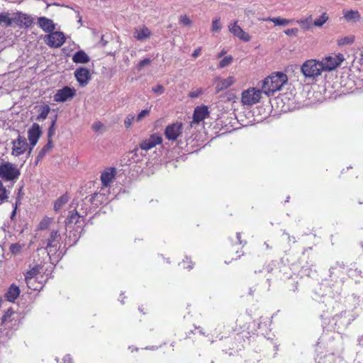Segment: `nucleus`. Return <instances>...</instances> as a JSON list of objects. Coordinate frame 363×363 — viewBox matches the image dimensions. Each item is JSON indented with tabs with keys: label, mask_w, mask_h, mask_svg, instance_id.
I'll use <instances>...</instances> for the list:
<instances>
[{
	"label": "nucleus",
	"mask_w": 363,
	"mask_h": 363,
	"mask_svg": "<svg viewBox=\"0 0 363 363\" xmlns=\"http://www.w3.org/2000/svg\"><path fill=\"white\" fill-rule=\"evenodd\" d=\"M288 81L286 74L283 72H277L265 78L262 82V89L267 96L274 94L279 91Z\"/></svg>",
	"instance_id": "1"
},
{
	"label": "nucleus",
	"mask_w": 363,
	"mask_h": 363,
	"mask_svg": "<svg viewBox=\"0 0 363 363\" xmlns=\"http://www.w3.org/2000/svg\"><path fill=\"white\" fill-rule=\"evenodd\" d=\"M301 72L306 79L313 80L324 71L319 60L311 59L303 63Z\"/></svg>",
	"instance_id": "2"
},
{
	"label": "nucleus",
	"mask_w": 363,
	"mask_h": 363,
	"mask_svg": "<svg viewBox=\"0 0 363 363\" xmlns=\"http://www.w3.org/2000/svg\"><path fill=\"white\" fill-rule=\"evenodd\" d=\"M60 234L57 230H52L50 237L44 240H42V247L48 251V255L50 256L60 247Z\"/></svg>",
	"instance_id": "3"
},
{
	"label": "nucleus",
	"mask_w": 363,
	"mask_h": 363,
	"mask_svg": "<svg viewBox=\"0 0 363 363\" xmlns=\"http://www.w3.org/2000/svg\"><path fill=\"white\" fill-rule=\"evenodd\" d=\"M20 171L12 163L6 162L0 164V177L5 181H14L18 179Z\"/></svg>",
	"instance_id": "4"
},
{
	"label": "nucleus",
	"mask_w": 363,
	"mask_h": 363,
	"mask_svg": "<svg viewBox=\"0 0 363 363\" xmlns=\"http://www.w3.org/2000/svg\"><path fill=\"white\" fill-rule=\"evenodd\" d=\"M262 89H257L256 88H249L242 93L241 102L244 106H252L258 103L261 99Z\"/></svg>",
	"instance_id": "5"
},
{
	"label": "nucleus",
	"mask_w": 363,
	"mask_h": 363,
	"mask_svg": "<svg viewBox=\"0 0 363 363\" xmlns=\"http://www.w3.org/2000/svg\"><path fill=\"white\" fill-rule=\"evenodd\" d=\"M44 41L50 48H60L65 42V36L62 32L54 30L45 36Z\"/></svg>",
	"instance_id": "6"
},
{
	"label": "nucleus",
	"mask_w": 363,
	"mask_h": 363,
	"mask_svg": "<svg viewBox=\"0 0 363 363\" xmlns=\"http://www.w3.org/2000/svg\"><path fill=\"white\" fill-rule=\"evenodd\" d=\"M342 55H330L323 58L320 63L322 65L324 72H330L335 69L343 61Z\"/></svg>",
	"instance_id": "7"
},
{
	"label": "nucleus",
	"mask_w": 363,
	"mask_h": 363,
	"mask_svg": "<svg viewBox=\"0 0 363 363\" xmlns=\"http://www.w3.org/2000/svg\"><path fill=\"white\" fill-rule=\"evenodd\" d=\"M183 125L182 123H172L167 125L164 130V135L169 140L175 141L182 133Z\"/></svg>",
	"instance_id": "8"
},
{
	"label": "nucleus",
	"mask_w": 363,
	"mask_h": 363,
	"mask_svg": "<svg viewBox=\"0 0 363 363\" xmlns=\"http://www.w3.org/2000/svg\"><path fill=\"white\" fill-rule=\"evenodd\" d=\"M76 94V89L69 86H64L62 89L57 91L54 95V100L56 102H65L72 99Z\"/></svg>",
	"instance_id": "9"
},
{
	"label": "nucleus",
	"mask_w": 363,
	"mask_h": 363,
	"mask_svg": "<svg viewBox=\"0 0 363 363\" xmlns=\"http://www.w3.org/2000/svg\"><path fill=\"white\" fill-rule=\"evenodd\" d=\"M13 23H16L20 28H28L33 23V18L28 14L21 11L13 13Z\"/></svg>",
	"instance_id": "10"
},
{
	"label": "nucleus",
	"mask_w": 363,
	"mask_h": 363,
	"mask_svg": "<svg viewBox=\"0 0 363 363\" xmlns=\"http://www.w3.org/2000/svg\"><path fill=\"white\" fill-rule=\"evenodd\" d=\"M228 30L234 36L244 42H249L250 40V35L238 25V21H236L229 23Z\"/></svg>",
	"instance_id": "11"
},
{
	"label": "nucleus",
	"mask_w": 363,
	"mask_h": 363,
	"mask_svg": "<svg viewBox=\"0 0 363 363\" xmlns=\"http://www.w3.org/2000/svg\"><path fill=\"white\" fill-rule=\"evenodd\" d=\"M12 155L18 157L23 154L28 148V143L26 139L21 135H18L16 140L12 142Z\"/></svg>",
	"instance_id": "12"
},
{
	"label": "nucleus",
	"mask_w": 363,
	"mask_h": 363,
	"mask_svg": "<svg viewBox=\"0 0 363 363\" xmlns=\"http://www.w3.org/2000/svg\"><path fill=\"white\" fill-rule=\"evenodd\" d=\"M41 129L38 123H33L32 126L29 128L28 131V137L30 142V145L31 147L29 149L28 153L30 154L32 151V149L37 144L40 135H41Z\"/></svg>",
	"instance_id": "13"
},
{
	"label": "nucleus",
	"mask_w": 363,
	"mask_h": 363,
	"mask_svg": "<svg viewBox=\"0 0 363 363\" xmlns=\"http://www.w3.org/2000/svg\"><path fill=\"white\" fill-rule=\"evenodd\" d=\"M235 82L236 79L233 76H229L225 79L220 77L216 78L214 81L216 93H219L220 91L228 89L235 84Z\"/></svg>",
	"instance_id": "14"
},
{
	"label": "nucleus",
	"mask_w": 363,
	"mask_h": 363,
	"mask_svg": "<svg viewBox=\"0 0 363 363\" xmlns=\"http://www.w3.org/2000/svg\"><path fill=\"white\" fill-rule=\"evenodd\" d=\"M162 138L159 134H152L148 138L141 142L140 147L142 150H148L161 144Z\"/></svg>",
	"instance_id": "15"
},
{
	"label": "nucleus",
	"mask_w": 363,
	"mask_h": 363,
	"mask_svg": "<svg viewBox=\"0 0 363 363\" xmlns=\"http://www.w3.org/2000/svg\"><path fill=\"white\" fill-rule=\"evenodd\" d=\"M74 76L82 86H86L91 79L89 70L85 67H79L74 72Z\"/></svg>",
	"instance_id": "16"
},
{
	"label": "nucleus",
	"mask_w": 363,
	"mask_h": 363,
	"mask_svg": "<svg viewBox=\"0 0 363 363\" xmlns=\"http://www.w3.org/2000/svg\"><path fill=\"white\" fill-rule=\"evenodd\" d=\"M38 26L45 33H52L56 28V24L50 18L41 16L38 18Z\"/></svg>",
	"instance_id": "17"
},
{
	"label": "nucleus",
	"mask_w": 363,
	"mask_h": 363,
	"mask_svg": "<svg viewBox=\"0 0 363 363\" xmlns=\"http://www.w3.org/2000/svg\"><path fill=\"white\" fill-rule=\"evenodd\" d=\"M115 176L116 170L114 168H110L102 172L101 175L102 185L105 187L110 186L115 179Z\"/></svg>",
	"instance_id": "18"
},
{
	"label": "nucleus",
	"mask_w": 363,
	"mask_h": 363,
	"mask_svg": "<svg viewBox=\"0 0 363 363\" xmlns=\"http://www.w3.org/2000/svg\"><path fill=\"white\" fill-rule=\"evenodd\" d=\"M208 116V108L206 106H197L194 112L193 123H199Z\"/></svg>",
	"instance_id": "19"
},
{
	"label": "nucleus",
	"mask_w": 363,
	"mask_h": 363,
	"mask_svg": "<svg viewBox=\"0 0 363 363\" xmlns=\"http://www.w3.org/2000/svg\"><path fill=\"white\" fill-rule=\"evenodd\" d=\"M133 36L138 40L143 41L151 36V31L146 26L135 28Z\"/></svg>",
	"instance_id": "20"
},
{
	"label": "nucleus",
	"mask_w": 363,
	"mask_h": 363,
	"mask_svg": "<svg viewBox=\"0 0 363 363\" xmlns=\"http://www.w3.org/2000/svg\"><path fill=\"white\" fill-rule=\"evenodd\" d=\"M296 23L300 26L303 31L310 30L313 26V16L309 15L308 16L299 19Z\"/></svg>",
	"instance_id": "21"
},
{
	"label": "nucleus",
	"mask_w": 363,
	"mask_h": 363,
	"mask_svg": "<svg viewBox=\"0 0 363 363\" xmlns=\"http://www.w3.org/2000/svg\"><path fill=\"white\" fill-rule=\"evenodd\" d=\"M20 289L15 284H11L6 293V298L9 301L13 302L19 296Z\"/></svg>",
	"instance_id": "22"
},
{
	"label": "nucleus",
	"mask_w": 363,
	"mask_h": 363,
	"mask_svg": "<svg viewBox=\"0 0 363 363\" xmlns=\"http://www.w3.org/2000/svg\"><path fill=\"white\" fill-rule=\"evenodd\" d=\"M89 57L83 50L75 52L72 57V61L75 63L84 64L89 62Z\"/></svg>",
	"instance_id": "23"
},
{
	"label": "nucleus",
	"mask_w": 363,
	"mask_h": 363,
	"mask_svg": "<svg viewBox=\"0 0 363 363\" xmlns=\"http://www.w3.org/2000/svg\"><path fill=\"white\" fill-rule=\"evenodd\" d=\"M15 315V312L11 308H9L1 318V323L9 327L12 325V321L14 320L13 316Z\"/></svg>",
	"instance_id": "24"
},
{
	"label": "nucleus",
	"mask_w": 363,
	"mask_h": 363,
	"mask_svg": "<svg viewBox=\"0 0 363 363\" xmlns=\"http://www.w3.org/2000/svg\"><path fill=\"white\" fill-rule=\"evenodd\" d=\"M53 144L52 139L48 140V143L43 147L39 151L38 156L36 157V162L40 161L45 155L52 148Z\"/></svg>",
	"instance_id": "25"
},
{
	"label": "nucleus",
	"mask_w": 363,
	"mask_h": 363,
	"mask_svg": "<svg viewBox=\"0 0 363 363\" xmlns=\"http://www.w3.org/2000/svg\"><path fill=\"white\" fill-rule=\"evenodd\" d=\"M13 23V16L11 18L9 13H0V25L3 26H11Z\"/></svg>",
	"instance_id": "26"
},
{
	"label": "nucleus",
	"mask_w": 363,
	"mask_h": 363,
	"mask_svg": "<svg viewBox=\"0 0 363 363\" xmlns=\"http://www.w3.org/2000/svg\"><path fill=\"white\" fill-rule=\"evenodd\" d=\"M50 111V107L48 105L44 104V105L41 106L38 109L39 113L36 118V120L37 121L45 120L48 117V115L49 114Z\"/></svg>",
	"instance_id": "27"
},
{
	"label": "nucleus",
	"mask_w": 363,
	"mask_h": 363,
	"mask_svg": "<svg viewBox=\"0 0 363 363\" xmlns=\"http://www.w3.org/2000/svg\"><path fill=\"white\" fill-rule=\"evenodd\" d=\"M261 20L264 21L273 22L276 26H286V25L289 24V23L291 22V20L282 18L280 17H277V18L268 17V18H262Z\"/></svg>",
	"instance_id": "28"
},
{
	"label": "nucleus",
	"mask_w": 363,
	"mask_h": 363,
	"mask_svg": "<svg viewBox=\"0 0 363 363\" xmlns=\"http://www.w3.org/2000/svg\"><path fill=\"white\" fill-rule=\"evenodd\" d=\"M69 201V196L67 194H64L58 198L54 203L55 211H59L62 207L65 205Z\"/></svg>",
	"instance_id": "29"
},
{
	"label": "nucleus",
	"mask_w": 363,
	"mask_h": 363,
	"mask_svg": "<svg viewBox=\"0 0 363 363\" xmlns=\"http://www.w3.org/2000/svg\"><path fill=\"white\" fill-rule=\"evenodd\" d=\"M80 218H81V216L79 215V213L77 211L70 212L69 216L67 217V218L65 220V224L67 227H69V225L72 223L77 224L79 222Z\"/></svg>",
	"instance_id": "30"
},
{
	"label": "nucleus",
	"mask_w": 363,
	"mask_h": 363,
	"mask_svg": "<svg viewBox=\"0 0 363 363\" xmlns=\"http://www.w3.org/2000/svg\"><path fill=\"white\" fill-rule=\"evenodd\" d=\"M10 191L4 185L1 181H0V205L7 201Z\"/></svg>",
	"instance_id": "31"
},
{
	"label": "nucleus",
	"mask_w": 363,
	"mask_h": 363,
	"mask_svg": "<svg viewBox=\"0 0 363 363\" xmlns=\"http://www.w3.org/2000/svg\"><path fill=\"white\" fill-rule=\"evenodd\" d=\"M329 19V16L327 13H323L318 18L313 21V26L315 27H322Z\"/></svg>",
	"instance_id": "32"
},
{
	"label": "nucleus",
	"mask_w": 363,
	"mask_h": 363,
	"mask_svg": "<svg viewBox=\"0 0 363 363\" xmlns=\"http://www.w3.org/2000/svg\"><path fill=\"white\" fill-rule=\"evenodd\" d=\"M38 270L35 268H33L32 269L28 271L25 276L26 282L27 284V286L29 288H32L31 284L33 281L34 277L37 274Z\"/></svg>",
	"instance_id": "33"
},
{
	"label": "nucleus",
	"mask_w": 363,
	"mask_h": 363,
	"mask_svg": "<svg viewBox=\"0 0 363 363\" xmlns=\"http://www.w3.org/2000/svg\"><path fill=\"white\" fill-rule=\"evenodd\" d=\"M345 18L347 20V21H350V20H357L358 21L359 18H360V15L359 13V12L357 11H347L345 15Z\"/></svg>",
	"instance_id": "34"
},
{
	"label": "nucleus",
	"mask_w": 363,
	"mask_h": 363,
	"mask_svg": "<svg viewBox=\"0 0 363 363\" xmlns=\"http://www.w3.org/2000/svg\"><path fill=\"white\" fill-rule=\"evenodd\" d=\"M354 36H345L337 40V44L340 46L352 44L354 42Z\"/></svg>",
	"instance_id": "35"
},
{
	"label": "nucleus",
	"mask_w": 363,
	"mask_h": 363,
	"mask_svg": "<svg viewBox=\"0 0 363 363\" xmlns=\"http://www.w3.org/2000/svg\"><path fill=\"white\" fill-rule=\"evenodd\" d=\"M222 26L220 23V18H217L213 20L211 31L212 32H218L221 30Z\"/></svg>",
	"instance_id": "36"
},
{
	"label": "nucleus",
	"mask_w": 363,
	"mask_h": 363,
	"mask_svg": "<svg viewBox=\"0 0 363 363\" xmlns=\"http://www.w3.org/2000/svg\"><path fill=\"white\" fill-rule=\"evenodd\" d=\"M233 62V57L230 55L225 57L218 65L219 68H224L230 65Z\"/></svg>",
	"instance_id": "37"
},
{
	"label": "nucleus",
	"mask_w": 363,
	"mask_h": 363,
	"mask_svg": "<svg viewBox=\"0 0 363 363\" xmlns=\"http://www.w3.org/2000/svg\"><path fill=\"white\" fill-rule=\"evenodd\" d=\"M22 249V246L18 243H13L11 244L9 250L12 255H18L20 253L21 250Z\"/></svg>",
	"instance_id": "38"
},
{
	"label": "nucleus",
	"mask_w": 363,
	"mask_h": 363,
	"mask_svg": "<svg viewBox=\"0 0 363 363\" xmlns=\"http://www.w3.org/2000/svg\"><path fill=\"white\" fill-rule=\"evenodd\" d=\"M179 23L184 26H189L192 22L186 15H182L179 17Z\"/></svg>",
	"instance_id": "39"
},
{
	"label": "nucleus",
	"mask_w": 363,
	"mask_h": 363,
	"mask_svg": "<svg viewBox=\"0 0 363 363\" xmlns=\"http://www.w3.org/2000/svg\"><path fill=\"white\" fill-rule=\"evenodd\" d=\"M55 123H56V119L53 120L52 121V123L50 125V126L48 128V140L51 139L52 137L55 135Z\"/></svg>",
	"instance_id": "40"
},
{
	"label": "nucleus",
	"mask_w": 363,
	"mask_h": 363,
	"mask_svg": "<svg viewBox=\"0 0 363 363\" xmlns=\"http://www.w3.org/2000/svg\"><path fill=\"white\" fill-rule=\"evenodd\" d=\"M135 118V116L133 114H129L127 116L124 121V125L125 126L126 128H128L131 126Z\"/></svg>",
	"instance_id": "41"
},
{
	"label": "nucleus",
	"mask_w": 363,
	"mask_h": 363,
	"mask_svg": "<svg viewBox=\"0 0 363 363\" xmlns=\"http://www.w3.org/2000/svg\"><path fill=\"white\" fill-rule=\"evenodd\" d=\"M151 62L150 59L146 58L139 62L137 65V69L141 70L145 66L150 65Z\"/></svg>",
	"instance_id": "42"
},
{
	"label": "nucleus",
	"mask_w": 363,
	"mask_h": 363,
	"mask_svg": "<svg viewBox=\"0 0 363 363\" xmlns=\"http://www.w3.org/2000/svg\"><path fill=\"white\" fill-rule=\"evenodd\" d=\"M91 128L96 131H101L104 128V124L100 121H96L92 124Z\"/></svg>",
	"instance_id": "43"
},
{
	"label": "nucleus",
	"mask_w": 363,
	"mask_h": 363,
	"mask_svg": "<svg viewBox=\"0 0 363 363\" xmlns=\"http://www.w3.org/2000/svg\"><path fill=\"white\" fill-rule=\"evenodd\" d=\"M150 113V109H145L140 111L138 115L137 116L136 121H140L143 118L148 116Z\"/></svg>",
	"instance_id": "44"
},
{
	"label": "nucleus",
	"mask_w": 363,
	"mask_h": 363,
	"mask_svg": "<svg viewBox=\"0 0 363 363\" xmlns=\"http://www.w3.org/2000/svg\"><path fill=\"white\" fill-rule=\"evenodd\" d=\"M152 91L156 93L157 94L160 95L164 93V88L163 87V86L157 84V86L152 88Z\"/></svg>",
	"instance_id": "45"
},
{
	"label": "nucleus",
	"mask_w": 363,
	"mask_h": 363,
	"mask_svg": "<svg viewBox=\"0 0 363 363\" xmlns=\"http://www.w3.org/2000/svg\"><path fill=\"white\" fill-rule=\"evenodd\" d=\"M298 32V29L297 28H289L284 30L286 35L292 36H296Z\"/></svg>",
	"instance_id": "46"
},
{
	"label": "nucleus",
	"mask_w": 363,
	"mask_h": 363,
	"mask_svg": "<svg viewBox=\"0 0 363 363\" xmlns=\"http://www.w3.org/2000/svg\"><path fill=\"white\" fill-rule=\"evenodd\" d=\"M202 89H198L195 91H190L189 94V97L191 98H196L202 94Z\"/></svg>",
	"instance_id": "47"
},
{
	"label": "nucleus",
	"mask_w": 363,
	"mask_h": 363,
	"mask_svg": "<svg viewBox=\"0 0 363 363\" xmlns=\"http://www.w3.org/2000/svg\"><path fill=\"white\" fill-rule=\"evenodd\" d=\"M201 48H198L197 49H196L194 52L192 53V56L194 57V58H196L197 57H199L201 54Z\"/></svg>",
	"instance_id": "48"
},
{
	"label": "nucleus",
	"mask_w": 363,
	"mask_h": 363,
	"mask_svg": "<svg viewBox=\"0 0 363 363\" xmlns=\"http://www.w3.org/2000/svg\"><path fill=\"white\" fill-rule=\"evenodd\" d=\"M64 363H72V357L69 354L66 355L64 357Z\"/></svg>",
	"instance_id": "49"
},
{
	"label": "nucleus",
	"mask_w": 363,
	"mask_h": 363,
	"mask_svg": "<svg viewBox=\"0 0 363 363\" xmlns=\"http://www.w3.org/2000/svg\"><path fill=\"white\" fill-rule=\"evenodd\" d=\"M17 204H16L15 207H14V209L13 210L11 214V220H13L15 216H16V208H17Z\"/></svg>",
	"instance_id": "50"
},
{
	"label": "nucleus",
	"mask_w": 363,
	"mask_h": 363,
	"mask_svg": "<svg viewBox=\"0 0 363 363\" xmlns=\"http://www.w3.org/2000/svg\"><path fill=\"white\" fill-rule=\"evenodd\" d=\"M40 228L41 229H44V228H47V225H48V222L45 221V220H43L40 223Z\"/></svg>",
	"instance_id": "51"
},
{
	"label": "nucleus",
	"mask_w": 363,
	"mask_h": 363,
	"mask_svg": "<svg viewBox=\"0 0 363 363\" xmlns=\"http://www.w3.org/2000/svg\"><path fill=\"white\" fill-rule=\"evenodd\" d=\"M236 237H237V240H238V243H239L240 245H242V242L240 240V233H238Z\"/></svg>",
	"instance_id": "52"
},
{
	"label": "nucleus",
	"mask_w": 363,
	"mask_h": 363,
	"mask_svg": "<svg viewBox=\"0 0 363 363\" xmlns=\"http://www.w3.org/2000/svg\"><path fill=\"white\" fill-rule=\"evenodd\" d=\"M226 53V51L225 50H223L218 55V57L220 58L223 57Z\"/></svg>",
	"instance_id": "53"
},
{
	"label": "nucleus",
	"mask_w": 363,
	"mask_h": 363,
	"mask_svg": "<svg viewBox=\"0 0 363 363\" xmlns=\"http://www.w3.org/2000/svg\"><path fill=\"white\" fill-rule=\"evenodd\" d=\"M182 264H183V267H184V268H186V269H192V267H193L191 265H189H189H187V266H186V264H185V262H184V261L183 262V263H182Z\"/></svg>",
	"instance_id": "54"
},
{
	"label": "nucleus",
	"mask_w": 363,
	"mask_h": 363,
	"mask_svg": "<svg viewBox=\"0 0 363 363\" xmlns=\"http://www.w3.org/2000/svg\"><path fill=\"white\" fill-rule=\"evenodd\" d=\"M360 56H361L360 61L363 64V48L360 50Z\"/></svg>",
	"instance_id": "55"
},
{
	"label": "nucleus",
	"mask_w": 363,
	"mask_h": 363,
	"mask_svg": "<svg viewBox=\"0 0 363 363\" xmlns=\"http://www.w3.org/2000/svg\"><path fill=\"white\" fill-rule=\"evenodd\" d=\"M77 16L79 18L78 22L82 25V16L79 15V12H77Z\"/></svg>",
	"instance_id": "56"
},
{
	"label": "nucleus",
	"mask_w": 363,
	"mask_h": 363,
	"mask_svg": "<svg viewBox=\"0 0 363 363\" xmlns=\"http://www.w3.org/2000/svg\"><path fill=\"white\" fill-rule=\"evenodd\" d=\"M235 97V96L234 94H229V96L228 97V100H230V99H234Z\"/></svg>",
	"instance_id": "57"
},
{
	"label": "nucleus",
	"mask_w": 363,
	"mask_h": 363,
	"mask_svg": "<svg viewBox=\"0 0 363 363\" xmlns=\"http://www.w3.org/2000/svg\"><path fill=\"white\" fill-rule=\"evenodd\" d=\"M264 245L266 246L267 248L269 247V245L266 242H264Z\"/></svg>",
	"instance_id": "58"
},
{
	"label": "nucleus",
	"mask_w": 363,
	"mask_h": 363,
	"mask_svg": "<svg viewBox=\"0 0 363 363\" xmlns=\"http://www.w3.org/2000/svg\"><path fill=\"white\" fill-rule=\"evenodd\" d=\"M199 332H200V333H201V334H204V333L203 332V330H201Z\"/></svg>",
	"instance_id": "59"
},
{
	"label": "nucleus",
	"mask_w": 363,
	"mask_h": 363,
	"mask_svg": "<svg viewBox=\"0 0 363 363\" xmlns=\"http://www.w3.org/2000/svg\"><path fill=\"white\" fill-rule=\"evenodd\" d=\"M289 197H288V198L286 199V202H288V201H289Z\"/></svg>",
	"instance_id": "60"
}]
</instances>
